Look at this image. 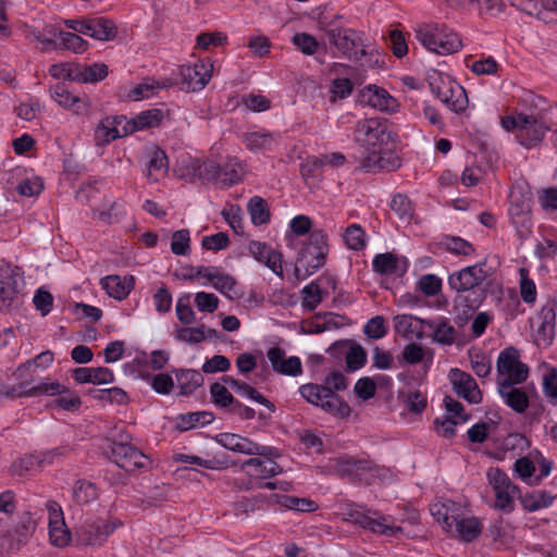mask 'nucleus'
Wrapping results in <instances>:
<instances>
[{"label":"nucleus","mask_w":557,"mask_h":557,"mask_svg":"<svg viewBox=\"0 0 557 557\" xmlns=\"http://www.w3.org/2000/svg\"><path fill=\"white\" fill-rule=\"evenodd\" d=\"M273 143L271 133L252 132L244 136V144L251 151L270 150Z\"/></svg>","instance_id":"37998d69"},{"label":"nucleus","mask_w":557,"mask_h":557,"mask_svg":"<svg viewBox=\"0 0 557 557\" xmlns=\"http://www.w3.org/2000/svg\"><path fill=\"white\" fill-rule=\"evenodd\" d=\"M210 394L213 403L223 408L231 407L235 400L228 389L223 384L218 382L210 386Z\"/></svg>","instance_id":"bf43d9fd"},{"label":"nucleus","mask_w":557,"mask_h":557,"mask_svg":"<svg viewBox=\"0 0 557 557\" xmlns=\"http://www.w3.org/2000/svg\"><path fill=\"white\" fill-rule=\"evenodd\" d=\"M532 194L522 187H515L509 194L508 214L520 239L532 233L533 221L531 216Z\"/></svg>","instance_id":"1a4fd4ad"},{"label":"nucleus","mask_w":557,"mask_h":557,"mask_svg":"<svg viewBox=\"0 0 557 557\" xmlns=\"http://www.w3.org/2000/svg\"><path fill=\"white\" fill-rule=\"evenodd\" d=\"M345 360L349 371H357L366 364L367 351L361 345L350 342Z\"/></svg>","instance_id":"49530a36"},{"label":"nucleus","mask_w":557,"mask_h":557,"mask_svg":"<svg viewBox=\"0 0 557 557\" xmlns=\"http://www.w3.org/2000/svg\"><path fill=\"white\" fill-rule=\"evenodd\" d=\"M249 253L260 263L267 265L273 273L283 277L282 253L265 243L252 240L248 245Z\"/></svg>","instance_id":"b1692460"},{"label":"nucleus","mask_w":557,"mask_h":557,"mask_svg":"<svg viewBox=\"0 0 557 557\" xmlns=\"http://www.w3.org/2000/svg\"><path fill=\"white\" fill-rule=\"evenodd\" d=\"M41 468H44V465L39 457V453L35 451L14 460L9 468V472L13 476H24L32 475Z\"/></svg>","instance_id":"7c9ffc66"},{"label":"nucleus","mask_w":557,"mask_h":557,"mask_svg":"<svg viewBox=\"0 0 557 557\" xmlns=\"http://www.w3.org/2000/svg\"><path fill=\"white\" fill-rule=\"evenodd\" d=\"M374 465L368 459H357L354 457L339 458L335 462V471L342 479L350 481L361 480L362 476L372 471Z\"/></svg>","instance_id":"393cba45"},{"label":"nucleus","mask_w":557,"mask_h":557,"mask_svg":"<svg viewBox=\"0 0 557 557\" xmlns=\"http://www.w3.org/2000/svg\"><path fill=\"white\" fill-rule=\"evenodd\" d=\"M213 64L209 59L198 60L193 65L185 64L180 69L183 88L187 91H198L206 87L211 78Z\"/></svg>","instance_id":"f3484780"},{"label":"nucleus","mask_w":557,"mask_h":557,"mask_svg":"<svg viewBox=\"0 0 557 557\" xmlns=\"http://www.w3.org/2000/svg\"><path fill=\"white\" fill-rule=\"evenodd\" d=\"M248 211L255 225H262L270 221V211L267 201L258 196L248 202Z\"/></svg>","instance_id":"a19ab883"},{"label":"nucleus","mask_w":557,"mask_h":557,"mask_svg":"<svg viewBox=\"0 0 557 557\" xmlns=\"http://www.w3.org/2000/svg\"><path fill=\"white\" fill-rule=\"evenodd\" d=\"M336 513L343 521L358 524L373 533L394 535L403 531L400 527L387 523V517L380 515L377 511L366 509L359 504L341 500L336 504Z\"/></svg>","instance_id":"7ed1b4c3"},{"label":"nucleus","mask_w":557,"mask_h":557,"mask_svg":"<svg viewBox=\"0 0 557 557\" xmlns=\"http://www.w3.org/2000/svg\"><path fill=\"white\" fill-rule=\"evenodd\" d=\"M168 171V158L163 150L156 149L147 165V178L157 182Z\"/></svg>","instance_id":"4c0bfd02"},{"label":"nucleus","mask_w":557,"mask_h":557,"mask_svg":"<svg viewBox=\"0 0 557 557\" xmlns=\"http://www.w3.org/2000/svg\"><path fill=\"white\" fill-rule=\"evenodd\" d=\"M326 34L331 45L348 60L360 61L362 58L373 55L374 48L366 44L362 35L352 28H330Z\"/></svg>","instance_id":"0eeeda50"},{"label":"nucleus","mask_w":557,"mask_h":557,"mask_svg":"<svg viewBox=\"0 0 557 557\" xmlns=\"http://www.w3.org/2000/svg\"><path fill=\"white\" fill-rule=\"evenodd\" d=\"M497 372L506 375L502 381L523 383L529 375V368L520 361L519 351L515 347H507L497 358Z\"/></svg>","instance_id":"dca6fc26"},{"label":"nucleus","mask_w":557,"mask_h":557,"mask_svg":"<svg viewBox=\"0 0 557 557\" xmlns=\"http://www.w3.org/2000/svg\"><path fill=\"white\" fill-rule=\"evenodd\" d=\"M326 238L323 231L311 233L309 245L301 250L296 262L295 274L298 280L313 274L324 264L327 250Z\"/></svg>","instance_id":"6e6552de"},{"label":"nucleus","mask_w":557,"mask_h":557,"mask_svg":"<svg viewBox=\"0 0 557 557\" xmlns=\"http://www.w3.org/2000/svg\"><path fill=\"white\" fill-rule=\"evenodd\" d=\"M360 102L382 112H395L398 102L384 88L376 85L366 86L360 91Z\"/></svg>","instance_id":"6ab92c4d"},{"label":"nucleus","mask_w":557,"mask_h":557,"mask_svg":"<svg viewBox=\"0 0 557 557\" xmlns=\"http://www.w3.org/2000/svg\"><path fill=\"white\" fill-rule=\"evenodd\" d=\"M23 394L26 396H37L41 394L51 396L60 395L54 400L55 406L67 411H75L82 405L81 398L76 394L71 393L64 385L60 384L59 382H44L26 389V392Z\"/></svg>","instance_id":"2eb2a0df"},{"label":"nucleus","mask_w":557,"mask_h":557,"mask_svg":"<svg viewBox=\"0 0 557 557\" xmlns=\"http://www.w3.org/2000/svg\"><path fill=\"white\" fill-rule=\"evenodd\" d=\"M431 515L440 522L447 532H453V523L456 522V516L458 509L455 508V504L448 503H435L430 507Z\"/></svg>","instance_id":"473e14b6"},{"label":"nucleus","mask_w":557,"mask_h":557,"mask_svg":"<svg viewBox=\"0 0 557 557\" xmlns=\"http://www.w3.org/2000/svg\"><path fill=\"white\" fill-rule=\"evenodd\" d=\"M190 296L184 295L178 298L176 304L177 319L184 324H190L195 321V312L189 304Z\"/></svg>","instance_id":"774afa93"},{"label":"nucleus","mask_w":557,"mask_h":557,"mask_svg":"<svg viewBox=\"0 0 557 557\" xmlns=\"http://www.w3.org/2000/svg\"><path fill=\"white\" fill-rule=\"evenodd\" d=\"M267 357L272 369L280 374L297 376L302 373V364L299 357L292 356L285 358V350L281 347H271L267 351Z\"/></svg>","instance_id":"5701e85b"},{"label":"nucleus","mask_w":557,"mask_h":557,"mask_svg":"<svg viewBox=\"0 0 557 557\" xmlns=\"http://www.w3.org/2000/svg\"><path fill=\"white\" fill-rule=\"evenodd\" d=\"M59 37L61 45L75 53H82L87 49V41L75 33L61 32Z\"/></svg>","instance_id":"4d7b16f0"},{"label":"nucleus","mask_w":557,"mask_h":557,"mask_svg":"<svg viewBox=\"0 0 557 557\" xmlns=\"http://www.w3.org/2000/svg\"><path fill=\"white\" fill-rule=\"evenodd\" d=\"M354 137L356 143L367 149H382L392 139L386 121L371 117L357 122Z\"/></svg>","instance_id":"9d476101"},{"label":"nucleus","mask_w":557,"mask_h":557,"mask_svg":"<svg viewBox=\"0 0 557 557\" xmlns=\"http://www.w3.org/2000/svg\"><path fill=\"white\" fill-rule=\"evenodd\" d=\"M176 338L188 344H198L206 339V326L182 327L177 331Z\"/></svg>","instance_id":"e2e57ef3"},{"label":"nucleus","mask_w":557,"mask_h":557,"mask_svg":"<svg viewBox=\"0 0 557 557\" xmlns=\"http://www.w3.org/2000/svg\"><path fill=\"white\" fill-rule=\"evenodd\" d=\"M347 247L351 250H361L366 247V232L359 224L349 225L344 234Z\"/></svg>","instance_id":"de8ad7c7"},{"label":"nucleus","mask_w":557,"mask_h":557,"mask_svg":"<svg viewBox=\"0 0 557 557\" xmlns=\"http://www.w3.org/2000/svg\"><path fill=\"white\" fill-rule=\"evenodd\" d=\"M175 379L181 395L193 394L198 387L202 386L205 382L202 374L193 369L176 370Z\"/></svg>","instance_id":"2f4dec72"},{"label":"nucleus","mask_w":557,"mask_h":557,"mask_svg":"<svg viewBox=\"0 0 557 557\" xmlns=\"http://www.w3.org/2000/svg\"><path fill=\"white\" fill-rule=\"evenodd\" d=\"M445 247L455 255L470 256L474 252L472 244L460 237H446Z\"/></svg>","instance_id":"69168bd1"},{"label":"nucleus","mask_w":557,"mask_h":557,"mask_svg":"<svg viewBox=\"0 0 557 557\" xmlns=\"http://www.w3.org/2000/svg\"><path fill=\"white\" fill-rule=\"evenodd\" d=\"M488 276L485 262L466 267L448 276V285L458 293L455 307L462 309L463 320H467L485 299L486 290L480 286Z\"/></svg>","instance_id":"f03ea898"},{"label":"nucleus","mask_w":557,"mask_h":557,"mask_svg":"<svg viewBox=\"0 0 557 557\" xmlns=\"http://www.w3.org/2000/svg\"><path fill=\"white\" fill-rule=\"evenodd\" d=\"M321 384L308 383L299 387L300 395L310 404L321 407L325 412L339 418L350 414V407L337 394H327Z\"/></svg>","instance_id":"9b49d317"},{"label":"nucleus","mask_w":557,"mask_h":557,"mask_svg":"<svg viewBox=\"0 0 557 557\" xmlns=\"http://www.w3.org/2000/svg\"><path fill=\"white\" fill-rule=\"evenodd\" d=\"M417 40L429 51L441 55L458 52L462 42L460 37L444 24H429L416 32Z\"/></svg>","instance_id":"39448f33"},{"label":"nucleus","mask_w":557,"mask_h":557,"mask_svg":"<svg viewBox=\"0 0 557 557\" xmlns=\"http://www.w3.org/2000/svg\"><path fill=\"white\" fill-rule=\"evenodd\" d=\"M449 380L454 392L470 404H479L482 400V393L475 380L467 372L460 369H451Z\"/></svg>","instance_id":"a211bd4d"},{"label":"nucleus","mask_w":557,"mask_h":557,"mask_svg":"<svg viewBox=\"0 0 557 557\" xmlns=\"http://www.w3.org/2000/svg\"><path fill=\"white\" fill-rule=\"evenodd\" d=\"M352 83L349 78H335L330 87L332 102L337 99H345L352 92Z\"/></svg>","instance_id":"13d9d810"},{"label":"nucleus","mask_w":557,"mask_h":557,"mask_svg":"<svg viewBox=\"0 0 557 557\" xmlns=\"http://www.w3.org/2000/svg\"><path fill=\"white\" fill-rule=\"evenodd\" d=\"M189 231L180 230L172 234L171 250L174 255L186 256L189 252Z\"/></svg>","instance_id":"6e6d98bb"},{"label":"nucleus","mask_w":557,"mask_h":557,"mask_svg":"<svg viewBox=\"0 0 557 557\" xmlns=\"http://www.w3.org/2000/svg\"><path fill=\"white\" fill-rule=\"evenodd\" d=\"M213 421V414L207 411L190 412L180 417L178 428L183 431L203 426Z\"/></svg>","instance_id":"a18cd8bd"},{"label":"nucleus","mask_w":557,"mask_h":557,"mask_svg":"<svg viewBox=\"0 0 557 557\" xmlns=\"http://www.w3.org/2000/svg\"><path fill=\"white\" fill-rule=\"evenodd\" d=\"M212 286L230 299H234L236 297V293L233 294L236 286V281L232 275L227 273L219 271L215 280L212 283Z\"/></svg>","instance_id":"5fc2aeb1"},{"label":"nucleus","mask_w":557,"mask_h":557,"mask_svg":"<svg viewBox=\"0 0 557 557\" xmlns=\"http://www.w3.org/2000/svg\"><path fill=\"white\" fill-rule=\"evenodd\" d=\"M429 85L433 94L451 111L459 113L468 107L466 90L449 75L433 71L429 75Z\"/></svg>","instance_id":"423d86ee"},{"label":"nucleus","mask_w":557,"mask_h":557,"mask_svg":"<svg viewBox=\"0 0 557 557\" xmlns=\"http://www.w3.org/2000/svg\"><path fill=\"white\" fill-rule=\"evenodd\" d=\"M117 34L115 24L106 17H91L90 37L98 40H112Z\"/></svg>","instance_id":"c9c22d12"},{"label":"nucleus","mask_w":557,"mask_h":557,"mask_svg":"<svg viewBox=\"0 0 557 557\" xmlns=\"http://www.w3.org/2000/svg\"><path fill=\"white\" fill-rule=\"evenodd\" d=\"M520 275V295L524 302L533 304L536 300V286L532 278L529 277V270L519 269Z\"/></svg>","instance_id":"8fccbe9b"},{"label":"nucleus","mask_w":557,"mask_h":557,"mask_svg":"<svg viewBox=\"0 0 557 557\" xmlns=\"http://www.w3.org/2000/svg\"><path fill=\"white\" fill-rule=\"evenodd\" d=\"M302 293V307L307 310H314L322 301V290L317 283L311 282L305 286Z\"/></svg>","instance_id":"603ef678"},{"label":"nucleus","mask_w":557,"mask_h":557,"mask_svg":"<svg viewBox=\"0 0 557 557\" xmlns=\"http://www.w3.org/2000/svg\"><path fill=\"white\" fill-rule=\"evenodd\" d=\"M270 499H273L275 504H278L287 509L299 511V512H312L318 506L309 498H299L289 495L272 494Z\"/></svg>","instance_id":"f704fd0d"},{"label":"nucleus","mask_w":557,"mask_h":557,"mask_svg":"<svg viewBox=\"0 0 557 557\" xmlns=\"http://www.w3.org/2000/svg\"><path fill=\"white\" fill-rule=\"evenodd\" d=\"M128 440L129 435L123 431L114 434L107 451L108 458L128 473L149 469V457Z\"/></svg>","instance_id":"20e7f679"},{"label":"nucleus","mask_w":557,"mask_h":557,"mask_svg":"<svg viewBox=\"0 0 557 557\" xmlns=\"http://www.w3.org/2000/svg\"><path fill=\"white\" fill-rule=\"evenodd\" d=\"M327 392V394H336V392L344 391L347 388V379L339 371H333L329 374L323 384H321Z\"/></svg>","instance_id":"0e129e2a"},{"label":"nucleus","mask_w":557,"mask_h":557,"mask_svg":"<svg viewBox=\"0 0 557 557\" xmlns=\"http://www.w3.org/2000/svg\"><path fill=\"white\" fill-rule=\"evenodd\" d=\"M125 116H107L95 128V141L97 146H104L110 141L127 136L124 134Z\"/></svg>","instance_id":"aec40b11"},{"label":"nucleus","mask_w":557,"mask_h":557,"mask_svg":"<svg viewBox=\"0 0 557 557\" xmlns=\"http://www.w3.org/2000/svg\"><path fill=\"white\" fill-rule=\"evenodd\" d=\"M117 524L104 519H87L76 530V541L85 546L103 544Z\"/></svg>","instance_id":"ddd939ff"},{"label":"nucleus","mask_w":557,"mask_h":557,"mask_svg":"<svg viewBox=\"0 0 557 557\" xmlns=\"http://www.w3.org/2000/svg\"><path fill=\"white\" fill-rule=\"evenodd\" d=\"M554 496L545 491H535L522 498L523 508L528 511H536L553 504Z\"/></svg>","instance_id":"79ce46f5"},{"label":"nucleus","mask_w":557,"mask_h":557,"mask_svg":"<svg viewBox=\"0 0 557 557\" xmlns=\"http://www.w3.org/2000/svg\"><path fill=\"white\" fill-rule=\"evenodd\" d=\"M101 285L110 297L123 300L134 288L135 280L132 275H109L101 280Z\"/></svg>","instance_id":"cd10ccee"},{"label":"nucleus","mask_w":557,"mask_h":557,"mask_svg":"<svg viewBox=\"0 0 557 557\" xmlns=\"http://www.w3.org/2000/svg\"><path fill=\"white\" fill-rule=\"evenodd\" d=\"M214 440L222 447L234 453L248 456L278 457L276 448L260 445L239 434L224 432L216 434Z\"/></svg>","instance_id":"f8f14e48"},{"label":"nucleus","mask_w":557,"mask_h":557,"mask_svg":"<svg viewBox=\"0 0 557 557\" xmlns=\"http://www.w3.org/2000/svg\"><path fill=\"white\" fill-rule=\"evenodd\" d=\"M486 476L494 492L508 488H516V486L511 483L509 476L499 468H490L487 470Z\"/></svg>","instance_id":"864d4df0"},{"label":"nucleus","mask_w":557,"mask_h":557,"mask_svg":"<svg viewBox=\"0 0 557 557\" xmlns=\"http://www.w3.org/2000/svg\"><path fill=\"white\" fill-rule=\"evenodd\" d=\"M363 332L369 338L379 339L384 337L387 333L385 319L382 315L371 318L366 323Z\"/></svg>","instance_id":"052dcab7"},{"label":"nucleus","mask_w":557,"mask_h":557,"mask_svg":"<svg viewBox=\"0 0 557 557\" xmlns=\"http://www.w3.org/2000/svg\"><path fill=\"white\" fill-rule=\"evenodd\" d=\"M456 520L453 523V531H456L463 541L472 542L481 534L482 525L476 518H460L457 513Z\"/></svg>","instance_id":"72a5a7b5"},{"label":"nucleus","mask_w":557,"mask_h":557,"mask_svg":"<svg viewBox=\"0 0 557 557\" xmlns=\"http://www.w3.org/2000/svg\"><path fill=\"white\" fill-rule=\"evenodd\" d=\"M98 498L97 486L86 480H77L73 487V499L78 505L89 504Z\"/></svg>","instance_id":"58836bf2"},{"label":"nucleus","mask_w":557,"mask_h":557,"mask_svg":"<svg viewBox=\"0 0 557 557\" xmlns=\"http://www.w3.org/2000/svg\"><path fill=\"white\" fill-rule=\"evenodd\" d=\"M373 271L381 275H393L398 273L399 260L392 252L376 255L372 260Z\"/></svg>","instance_id":"e433bc0d"},{"label":"nucleus","mask_w":557,"mask_h":557,"mask_svg":"<svg viewBox=\"0 0 557 557\" xmlns=\"http://www.w3.org/2000/svg\"><path fill=\"white\" fill-rule=\"evenodd\" d=\"M227 40V37L220 32L214 33H201L197 36L196 45L198 48L207 50L211 47L223 46Z\"/></svg>","instance_id":"680f3d73"},{"label":"nucleus","mask_w":557,"mask_h":557,"mask_svg":"<svg viewBox=\"0 0 557 557\" xmlns=\"http://www.w3.org/2000/svg\"><path fill=\"white\" fill-rule=\"evenodd\" d=\"M391 210L405 223H409L413 215L412 203L404 194H396L393 197L391 201Z\"/></svg>","instance_id":"c03bdc74"},{"label":"nucleus","mask_w":557,"mask_h":557,"mask_svg":"<svg viewBox=\"0 0 557 557\" xmlns=\"http://www.w3.org/2000/svg\"><path fill=\"white\" fill-rule=\"evenodd\" d=\"M109 74V69L104 63H94L90 65L77 63L74 82L81 84H96L103 81Z\"/></svg>","instance_id":"c756f323"},{"label":"nucleus","mask_w":557,"mask_h":557,"mask_svg":"<svg viewBox=\"0 0 557 557\" xmlns=\"http://www.w3.org/2000/svg\"><path fill=\"white\" fill-rule=\"evenodd\" d=\"M418 321L420 324L425 325L433 331V342L446 346L455 343L457 333L447 318H440L437 320L418 319Z\"/></svg>","instance_id":"bb28decb"},{"label":"nucleus","mask_w":557,"mask_h":557,"mask_svg":"<svg viewBox=\"0 0 557 557\" xmlns=\"http://www.w3.org/2000/svg\"><path fill=\"white\" fill-rule=\"evenodd\" d=\"M259 457L249 458L240 465V469L246 471L249 478L265 480L283 471L282 467L273 460L274 457H265V459Z\"/></svg>","instance_id":"4be33fe9"},{"label":"nucleus","mask_w":557,"mask_h":557,"mask_svg":"<svg viewBox=\"0 0 557 557\" xmlns=\"http://www.w3.org/2000/svg\"><path fill=\"white\" fill-rule=\"evenodd\" d=\"M519 383L498 381V393L504 403L517 413H523L530 406V398L523 388L516 387Z\"/></svg>","instance_id":"412c9836"},{"label":"nucleus","mask_w":557,"mask_h":557,"mask_svg":"<svg viewBox=\"0 0 557 557\" xmlns=\"http://www.w3.org/2000/svg\"><path fill=\"white\" fill-rule=\"evenodd\" d=\"M544 99L531 91H525L520 98V112L502 119V126L507 131H516L520 145L532 148L540 144L545 136L547 126L541 121L540 104Z\"/></svg>","instance_id":"f257e3e1"},{"label":"nucleus","mask_w":557,"mask_h":557,"mask_svg":"<svg viewBox=\"0 0 557 557\" xmlns=\"http://www.w3.org/2000/svg\"><path fill=\"white\" fill-rule=\"evenodd\" d=\"M77 383L108 384L114 381V374L109 368H77L73 371Z\"/></svg>","instance_id":"c85d7f7f"},{"label":"nucleus","mask_w":557,"mask_h":557,"mask_svg":"<svg viewBox=\"0 0 557 557\" xmlns=\"http://www.w3.org/2000/svg\"><path fill=\"white\" fill-rule=\"evenodd\" d=\"M203 172L214 180H220L223 184L231 186L240 181V174L236 169H225L221 171L220 166L214 162L206 163Z\"/></svg>","instance_id":"ea45409f"},{"label":"nucleus","mask_w":557,"mask_h":557,"mask_svg":"<svg viewBox=\"0 0 557 557\" xmlns=\"http://www.w3.org/2000/svg\"><path fill=\"white\" fill-rule=\"evenodd\" d=\"M95 215L98 220L112 224L119 222L125 215V208L122 202L113 201L108 209L95 211Z\"/></svg>","instance_id":"09e8293b"},{"label":"nucleus","mask_w":557,"mask_h":557,"mask_svg":"<svg viewBox=\"0 0 557 557\" xmlns=\"http://www.w3.org/2000/svg\"><path fill=\"white\" fill-rule=\"evenodd\" d=\"M195 305L199 311L212 313L218 309L219 298L214 294L199 292L195 295Z\"/></svg>","instance_id":"338daca9"},{"label":"nucleus","mask_w":557,"mask_h":557,"mask_svg":"<svg viewBox=\"0 0 557 557\" xmlns=\"http://www.w3.org/2000/svg\"><path fill=\"white\" fill-rule=\"evenodd\" d=\"M164 114L160 109L141 111L132 120L125 119L124 134H133L137 131L157 127L161 124Z\"/></svg>","instance_id":"a878e982"},{"label":"nucleus","mask_w":557,"mask_h":557,"mask_svg":"<svg viewBox=\"0 0 557 557\" xmlns=\"http://www.w3.org/2000/svg\"><path fill=\"white\" fill-rule=\"evenodd\" d=\"M24 287V278L18 268L0 267V310L9 309Z\"/></svg>","instance_id":"4468645a"},{"label":"nucleus","mask_w":557,"mask_h":557,"mask_svg":"<svg viewBox=\"0 0 557 557\" xmlns=\"http://www.w3.org/2000/svg\"><path fill=\"white\" fill-rule=\"evenodd\" d=\"M292 42L306 55L314 54L319 48L318 40L308 33H296L292 38Z\"/></svg>","instance_id":"3c124183"}]
</instances>
